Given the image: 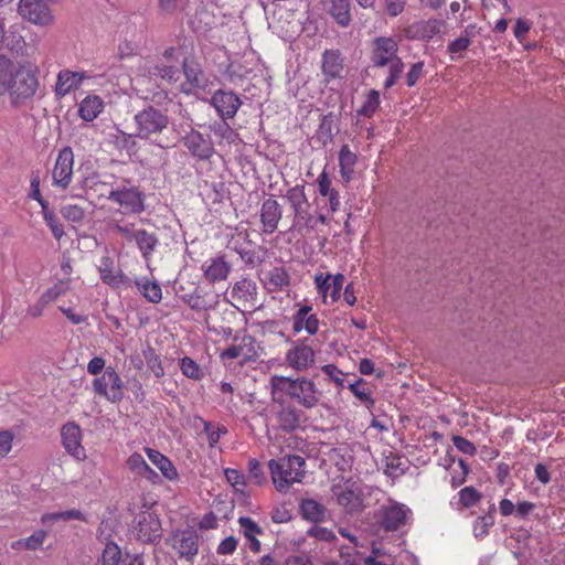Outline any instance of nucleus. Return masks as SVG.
<instances>
[{
  "instance_id": "a19ab883",
  "label": "nucleus",
  "mask_w": 565,
  "mask_h": 565,
  "mask_svg": "<svg viewBox=\"0 0 565 565\" xmlns=\"http://www.w3.org/2000/svg\"><path fill=\"white\" fill-rule=\"evenodd\" d=\"M300 511L305 519L318 522L323 518V507L312 499L303 500L300 504Z\"/></svg>"
},
{
  "instance_id": "864d4df0",
  "label": "nucleus",
  "mask_w": 565,
  "mask_h": 565,
  "mask_svg": "<svg viewBox=\"0 0 565 565\" xmlns=\"http://www.w3.org/2000/svg\"><path fill=\"white\" fill-rule=\"evenodd\" d=\"M180 369L182 374L191 380H201L203 377L200 365L189 356L180 360Z\"/></svg>"
},
{
  "instance_id": "e433bc0d",
  "label": "nucleus",
  "mask_w": 565,
  "mask_h": 565,
  "mask_svg": "<svg viewBox=\"0 0 565 565\" xmlns=\"http://www.w3.org/2000/svg\"><path fill=\"white\" fill-rule=\"evenodd\" d=\"M136 287L139 292L151 303H159L162 299V289L159 282L150 280L146 277L136 279Z\"/></svg>"
},
{
  "instance_id": "a211bd4d",
  "label": "nucleus",
  "mask_w": 565,
  "mask_h": 565,
  "mask_svg": "<svg viewBox=\"0 0 565 565\" xmlns=\"http://www.w3.org/2000/svg\"><path fill=\"white\" fill-rule=\"evenodd\" d=\"M411 513V509L405 504L391 502L388 505L382 507L380 524L387 532L397 531L406 524Z\"/></svg>"
},
{
  "instance_id": "bb28decb",
  "label": "nucleus",
  "mask_w": 565,
  "mask_h": 565,
  "mask_svg": "<svg viewBox=\"0 0 565 565\" xmlns=\"http://www.w3.org/2000/svg\"><path fill=\"white\" fill-rule=\"evenodd\" d=\"M281 206L275 199H266L260 207V222L265 234H273L281 220Z\"/></svg>"
},
{
  "instance_id": "ea45409f",
  "label": "nucleus",
  "mask_w": 565,
  "mask_h": 565,
  "mask_svg": "<svg viewBox=\"0 0 565 565\" xmlns=\"http://www.w3.org/2000/svg\"><path fill=\"white\" fill-rule=\"evenodd\" d=\"M41 212L45 221V224L50 227L52 232V235L56 241L60 242L65 233L58 216L55 214L54 211L50 210L49 205L43 207Z\"/></svg>"
},
{
  "instance_id": "7ed1b4c3",
  "label": "nucleus",
  "mask_w": 565,
  "mask_h": 565,
  "mask_svg": "<svg viewBox=\"0 0 565 565\" xmlns=\"http://www.w3.org/2000/svg\"><path fill=\"white\" fill-rule=\"evenodd\" d=\"M134 121L136 125V137L160 148L167 147L163 137L170 124L167 114L153 106H148L135 115Z\"/></svg>"
},
{
  "instance_id": "473e14b6",
  "label": "nucleus",
  "mask_w": 565,
  "mask_h": 565,
  "mask_svg": "<svg viewBox=\"0 0 565 565\" xmlns=\"http://www.w3.org/2000/svg\"><path fill=\"white\" fill-rule=\"evenodd\" d=\"M185 303L195 311H210L216 309L220 300L217 294H204L193 292L186 295L184 298Z\"/></svg>"
},
{
  "instance_id": "8fccbe9b",
  "label": "nucleus",
  "mask_w": 565,
  "mask_h": 565,
  "mask_svg": "<svg viewBox=\"0 0 565 565\" xmlns=\"http://www.w3.org/2000/svg\"><path fill=\"white\" fill-rule=\"evenodd\" d=\"M494 524V516L491 513L478 516L473 522V534L477 539L486 537Z\"/></svg>"
},
{
  "instance_id": "f257e3e1",
  "label": "nucleus",
  "mask_w": 565,
  "mask_h": 565,
  "mask_svg": "<svg viewBox=\"0 0 565 565\" xmlns=\"http://www.w3.org/2000/svg\"><path fill=\"white\" fill-rule=\"evenodd\" d=\"M39 86L36 65L30 62L14 63L0 55V97L8 95L11 106L21 107L33 99Z\"/></svg>"
},
{
  "instance_id": "680f3d73",
  "label": "nucleus",
  "mask_w": 565,
  "mask_h": 565,
  "mask_svg": "<svg viewBox=\"0 0 565 565\" xmlns=\"http://www.w3.org/2000/svg\"><path fill=\"white\" fill-rule=\"evenodd\" d=\"M307 533L319 541L331 542L335 540V534L331 530L318 524L312 525Z\"/></svg>"
},
{
  "instance_id": "2f4dec72",
  "label": "nucleus",
  "mask_w": 565,
  "mask_h": 565,
  "mask_svg": "<svg viewBox=\"0 0 565 565\" xmlns=\"http://www.w3.org/2000/svg\"><path fill=\"white\" fill-rule=\"evenodd\" d=\"M103 98L95 94L87 95L78 105V116L85 121H93L104 110Z\"/></svg>"
},
{
  "instance_id": "6e6d98bb",
  "label": "nucleus",
  "mask_w": 565,
  "mask_h": 565,
  "mask_svg": "<svg viewBox=\"0 0 565 565\" xmlns=\"http://www.w3.org/2000/svg\"><path fill=\"white\" fill-rule=\"evenodd\" d=\"M247 468H248L249 477L254 481L255 484L263 486L267 482L266 475L262 468L260 462L257 459H255V458L249 459Z\"/></svg>"
},
{
  "instance_id": "4d7b16f0",
  "label": "nucleus",
  "mask_w": 565,
  "mask_h": 565,
  "mask_svg": "<svg viewBox=\"0 0 565 565\" xmlns=\"http://www.w3.org/2000/svg\"><path fill=\"white\" fill-rule=\"evenodd\" d=\"M61 214L70 222L79 223L85 217V210L77 204H68L61 209Z\"/></svg>"
},
{
  "instance_id": "c9c22d12",
  "label": "nucleus",
  "mask_w": 565,
  "mask_h": 565,
  "mask_svg": "<svg viewBox=\"0 0 565 565\" xmlns=\"http://www.w3.org/2000/svg\"><path fill=\"white\" fill-rule=\"evenodd\" d=\"M277 423L284 431H292L300 424V413L292 405H285L277 413Z\"/></svg>"
},
{
  "instance_id": "f8f14e48",
  "label": "nucleus",
  "mask_w": 565,
  "mask_h": 565,
  "mask_svg": "<svg viewBox=\"0 0 565 565\" xmlns=\"http://www.w3.org/2000/svg\"><path fill=\"white\" fill-rule=\"evenodd\" d=\"M18 12L22 19L35 25L47 26L53 23L51 9L43 0H20Z\"/></svg>"
},
{
  "instance_id": "a18cd8bd",
  "label": "nucleus",
  "mask_w": 565,
  "mask_h": 565,
  "mask_svg": "<svg viewBox=\"0 0 565 565\" xmlns=\"http://www.w3.org/2000/svg\"><path fill=\"white\" fill-rule=\"evenodd\" d=\"M380 93L375 89L369 90L365 100L361 108L358 110L359 115L371 118L380 107Z\"/></svg>"
},
{
  "instance_id": "4be33fe9",
  "label": "nucleus",
  "mask_w": 565,
  "mask_h": 565,
  "mask_svg": "<svg viewBox=\"0 0 565 565\" xmlns=\"http://www.w3.org/2000/svg\"><path fill=\"white\" fill-rule=\"evenodd\" d=\"M320 327V320L313 312L311 306H301L292 315V330L295 333L305 331L308 335L317 334Z\"/></svg>"
},
{
  "instance_id": "39448f33",
  "label": "nucleus",
  "mask_w": 565,
  "mask_h": 565,
  "mask_svg": "<svg viewBox=\"0 0 565 565\" xmlns=\"http://www.w3.org/2000/svg\"><path fill=\"white\" fill-rule=\"evenodd\" d=\"M116 231L122 235L127 242H134L138 247L142 258L149 262L156 248L159 245V238L153 232H148L143 228L135 230L127 224H116Z\"/></svg>"
},
{
  "instance_id": "79ce46f5",
  "label": "nucleus",
  "mask_w": 565,
  "mask_h": 565,
  "mask_svg": "<svg viewBox=\"0 0 565 565\" xmlns=\"http://www.w3.org/2000/svg\"><path fill=\"white\" fill-rule=\"evenodd\" d=\"M70 289L68 281L60 280L52 287L47 288L39 298L49 307L60 297L64 296Z\"/></svg>"
},
{
  "instance_id": "5701e85b",
  "label": "nucleus",
  "mask_w": 565,
  "mask_h": 565,
  "mask_svg": "<svg viewBox=\"0 0 565 565\" xmlns=\"http://www.w3.org/2000/svg\"><path fill=\"white\" fill-rule=\"evenodd\" d=\"M211 104L223 118H233L239 109L242 102L233 92L218 89L211 97Z\"/></svg>"
},
{
  "instance_id": "4c0bfd02",
  "label": "nucleus",
  "mask_w": 565,
  "mask_h": 565,
  "mask_svg": "<svg viewBox=\"0 0 565 565\" xmlns=\"http://www.w3.org/2000/svg\"><path fill=\"white\" fill-rule=\"evenodd\" d=\"M46 536H47V533L45 531L38 530L32 535L14 542L12 544V548H15V550L24 548V550H29V551H36L38 548H40L43 545Z\"/></svg>"
},
{
  "instance_id": "49530a36",
  "label": "nucleus",
  "mask_w": 565,
  "mask_h": 565,
  "mask_svg": "<svg viewBox=\"0 0 565 565\" xmlns=\"http://www.w3.org/2000/svg\"><path fill=\"white\" fill-rule=\"evenodd\" d=\"M121 551L116 543H107L96 565H119Z\"/></svg>"
},
{
  "instance_id": "dca6fc26",
  "label": "nucleus",
  "mask_w": 565,
  "mask_h": 565,
  "mask_svg": "<svg viewBox=\"0 0 565 565\" xmlns=\"http://www.w3.org/2000/svg\"><path fill=\"white\" fill-rule=\"evenodd\" d=\"M97 269L103 282L113 288H129L132 285L131 279L116 267L114 259L108 255L99 259Z\"/></svg>"
},
{
  "instance_id": "7c9ffc66",
  "label": "nucleus",
  "mask_w": 565,
  "mask_h": 565,
  "mask_svg": "<svg viewBox=\"0 0 565 565\" xmlns=\"http://www.w3.org/2000/svg\"><path fill=\"white\" fill-rule=\"evenodd\" d=\"M145 451L148 459L159 469L161 475L169 481H175L179 473L172 461L160 451L146 447Z\"/></svg>"
},
{
  "instance_id": "2eb2a0df",
  "label": "nucleus",
  "mask_w": 565,
  "mask_h": 565,
  "mask_svg": "<svg viewBox=\"0 0 565 565\" xmlns=\"http://www.w3.org/2000/svg\"><path fill=\"white\" fill-rule=\"evenodd\" d=\"M62 445L65 451L78 461H84L87 457L86 450L82 445V430L81 427L71 422L66 423L61 428Z\"/></svg>"
},
{
  "instance_id": "423d86ee",
  "label": "nucleus",
  "mask_w": 565,
  "mask_h": 565,
  "mask_svg": "<svg viewBox=\"0 0 565 565\" xmlns=\"http://www.w3.org/2000/svg\"><path fill=\"white\" fill-rule=\"evenodd\" d=\"M124 382L116 370L111 366L105 369L100 376L93 381L95 394L104 396L111 403H118L124 397Z\"/></svg>"
},
{
  "instance_id": "6e6552de",
  "label": "nucleus",
  "mask_w": 565,
  "mask_h": 565,
  "mask_svg": "<svg viewBox=\"0 0 565 565\" xmlns=\"http://www.w3.org/2000/svg\"><path fill=\"white\" fill-rule=\"evenodd\" d=\"M286 200L295 214V224L303 223L307 227L313 228V216L310 213V203L306 194L305 184H297L287 190Z\"/></svg>"
},
{
  "instance_id": "20e7f679",
  "label": "nucleus",
  "mask_w": 565,
  "mask_h": 565,
  "mask_svg": "<svg viewBox=\"0 0 565 565\" xmlns=\"http://www.w3.org/2000/svg\"><path fill=\"white\" fill-rule=\"evenodd\" d=\"M305 466V459L297 455H287L277 460L270 459L268 468L276 490L285 493L290 486L301 482L306 475Z\"/></svg>"
},
{
  "instance_id": "13d9d810",
  "label": "nucleus",
  "mask_w": 565,
  "mask_h": 565,
  "mask_svg": "<svg viewBox=\"0 0 565 565\" xmlns=\"http://www.w3.org/2000/svg\"><path fill=\"white\" fill-rule=\"evenodd\" d=\"M458 467L460 470H455L450 478V484L454 489L462 486L466 482L467 477L470 472V467L463 459L458 460Z\"/></svg>"
},
{
  "instance_id": "0e129e2a",
  "label": "nucleus",
  "mask_w": 565,
  "mask_h": 565,
  "mask_svg": "<svg viewBox=\"0 0 565 565\" xmlns=\"http://www.w3.org/2000/svg\"><path fill=\"white\" fill-rule=\"evenodd\" d=\"M147 365L156 377H162L164 375V369L159 355L151 352L146 356Z\"/></svg>"
},
{
  "instance_id": "72a5a7b5",
  "label": "nucleus",
  "mask_w": 565,
  "mask_h": 565,
  "mask_svg": "<svg viewBox=\"0 0 565 565\" xmlns=\"http://www.w3.org/2000/svg\"><path fill=\"white\" fill-rule=\"evenodd\" d=\"M238 524L244 536L249 543L250 551L258 553L260 551V542L257 539V535H262L264 530L249 516H241L238 519Z\"/></svg>"
},
{
  "instance_id": "052dcab7",
  "label": "nucleus",
  "mask_w": 565,
  "mask_h": 565,
  "mask_svg": "<svg viewBox=\"0 0 565 565\" xmlns=\"http://www.w3.org/2000/svg\"><path fill=\"white\" fill-rule=\"evenodd\" d=\"M470 43L471 41L467 32L466 35H461L451 41L447 47L448 52L451 54V60H455L454 54L466 51L470 46Z\"/></svg>"
},
{
  "instance_id": "37998d69",
  "label": "nucleus",
  "mask_w": 565,
  "mask_h": 565,
  "mask_svg": "<svg viewBox=\"0 0 565 565\" xmlns=\"http://www.w3.org/2000/svg\"><path fill=\"white\" fill-rule=\"evenodd\" d=\"M268 281L273 290H282L290 285V276L284 267H274L268 273Z\"/></svg>"
},
{
  "instance_id": "f704fd0d",
  "label": "nucleus",
  "mask_w": 565,
  "mask_h": 565,
  "mask_svg": "<svg viewBox=\"0 0 565 565\" xmlns=\"http://www.w3.org/2000/svg\"><path fill=\"white\" fill-rule=\"evenodd\" d=\"M358 162V156L349 145H343L339 151L340 174L343 181L350 182L354 173V167Z\"/></svg>"
},
{
  "instance_id": "774afa93",
  "label": "nucleus",
  "mask_w": 565,
  "mask_h": 565,
  "mask_svg": "<svg viewBox=\"0 0 565 565\" xmlns=\"http://www.w3.org/2000/svg\"><path fill=\"white\" fill-rule=\"evenodd\" d=\"M531 26H532V23L529 20H525V19H518L516 20V22L514 24V28H513V33H514L515 39L520 43H523V41L525 40L526 34L531 30Z\"/></svg>"
},
{
  "instance_id": "412c9836",
  "label": "nucleus",
  "mask_w": 565,
  "mask_h": 565,
  "mask_svg": "<svg viewBox=\"0 0 565 565\" xmlns=\"http://www.w3.org/2000/svg\"><path fill=\"white\" fill-rule=\"evenodd\" d=\"M184 147L200 160H207L214 153L213 142L198 130H191L183 137Z\"/></svg>"
},
{
  "instance_id": "f03ea898",
  "label": "nucleus",
  "mask_w": 565,
  "mask_h": 565,
  "mask_svg": "<svg viewBox=\"0 0 565 565\" xmlns=\"http://www.w3.org/2000/svg\"><path fill=\"white\" fill-rule=\"evenodd\" d=\"M273 399L277 401V394L287 395L305 408L315 407L320 399V392L315 382L307 377L290 379L274 375L270 377Z\"/></svg>"
},
{
  "instance_id": "a878e982",
  "label": "nucleus",
  "mask_w": 565,
  "mask_h": 565,
  "mask_svg": "<svg viewBox=\"0 0 565 565\" xmlns=\"http://www.w3.org/2000/svg\"><path fill=\"white\" fill-rule=\"evenodd\" d=\"M443 26L444 22L438 19L417 21L406 28L405 34L412 40L428 41L440 33Z\"/></svg>"
},
{
  "instance_id": "338daca9",
  "label": "nucleus",
  "mask_w": 565,
  "mask_h": 565,
  "mask_svg": "<svg viewBox=\"0 0 565 565\" xmlns=\"http://www.w3.org/2000/svg\"><path fill=\"white\" fill-rule=\"evenodd\" d=\"M126 463H127L128 469L136 476H138L139 472H141L142 468L147 465L142 455H140L138 452L131 454L128 457Z\"/></svg>"
},
{
  "instance_id": "9d476101",
  "label": "nucleus",
  "mask_w": 565,
  "mask_h": 565,
  "mask_svg": "<svg viewBox=\"0 0 565 565\" xmlns=\"http://www.w3.org/2000/svg\"><path fill=\"white\" fill-rule=\"evenodd\" d=\"M398 42L393 36H377L371 43V62L375 67L387 66L398 58Z\"/></svg>"
},
{
  "instance_id": "4468645a",
  "label": "nucleus",
  "mask_w": 565,
  "mask_h": 565,
  "mask_svg": "<svg viewBox=\"0 0 565 565\" xmlns=\"http://www.w3.org/2000/svg\"><path fill=\"white\" fill-rule=\"evenodd\" d=\"M231 303L241 309H254L257 303V285L248 278L236 281L231 289Z\"/></svg>"
},
{
  "instance_id": "e2e57ef3",
  "label": "nucleus",
  "mask_w": 565,
  "mask_h": 565,
  "mask_svg": "<svg viewBox=\"0 0 565 565\" xmlns=\"http://www.w3.org/2000/svg\"><path fill=\"white\" fill-rule=\"evenodd\" d=\"M451 440L454 446L462 454L473 456L477 452L476 446L465 437L454 436Z\"/></svg>"
},
{
  "instance_id": "cd10ccee",
  "label": "nucleus",
  "mask_w": 565,
  "mask_h": 565,
  "mask_svg": "<svg viewBox=\"0 0 565 565\" xmlns=\"http://www.w3.org/2000/svg\"><path fill=\"white\" fill-rule=\"evenodd\" d=\"M202 271L206 280L212 284L226 280L231 273V264L225 259L224 255L216 256L206 260L202 265Z\"/></svg>"
},
{
  "instance_id": "3c124183",
  "label": "nucleus",
  "mask_w": 565,
  "mask_h": 565,
  "mask_svg": "<svg viewBox=\"0 0 565 565\" xmlns=\"http://www.w3.org/2000/svg\"><path fill=\"white\" fill-rule=\"evenodd\" d=\"M459 504L462 508L476 505L482 498V494L472 486L465 487L458 492Z\"/></svg>"
},
{
  "instance_id": "de8ad7c7",
  "label": "nucleus",
  "mask_w": 565,
  "mask_h": 565,
  "mask_svg": "<svg viewBox=\"0 0 565 565\" xmlns=\"http://www.w3.org/2000/svg\"><path fill=\"white\" fill-rule=\"evenodd\" d=\"M60 520L68 521V520H84V515L79 510H67L63 512H54L43 514L41 518V522L43 524H51L53 522H57Z\"/></svg>"
},
{
  "instance_id": "b1692460",
  "label": "nucleus",
  "mask_w": 565,
  "mask_h": 565,
  "mask_svg": "<svg viewBox=\"0 0 565 565\" xmlns=\"http://www.w3.org/2000/svg\"><path fill=\"white\" fill-rule=\"evenodd\" d=\"M320 4L339 26L348 28L351 24V0H320Z\"/></svg>"
},
{
  "instance_id": "1a4fd4ad",
  "label": "nucleus",
  "mask_w": 565,
  "mask_h": 565,
  "mask_svg": "<svg viewBox=\"0 0 565 565\" xmlns=\"http://www.w3.org/2000/svg\"><path fill=\"white\" fill-rule=\"evenodd\" d=\"M74 152L71 147H64L58 151L52 170L53 185L66 190L73 179Z\"/></svg>"
},
{
  "instance_id": "bf43d9fd",
  "label": "nucleus",
  "mask_w": 565,
  "mask_h": 565,
  "mask_svg": "<svg viewBox=\"0 0 565 565\" xmlns=\"http://www.w3.org/2000/svg\"><path fill=\"white\" fill-rule=\"evenodd\" d=\"M15 435L9 429L0 430V459L6 458L13 447Z\"/></svg>"
},
{
  "instance_id": "c85d7f7f",
  "label": "nucleus",
  "mask_w": 565,
  "mask_h": 565,
  "mask_svg": "<svg viewBox=\"0 0 565 565\" xmlns=\"http://www.w3.org/2000/svg\"><path fill=\"white\" fill-rule=\"evenodd\" d=\"M321 70L328 82L341 77L343 71V58L340 51L326 50L322 53Z\"/></svg>"
},
{
  "instance_id": "0eeeda50",
  "label": "nucleus",
  "mask_w": 565,
  "mask_h": 565,
  "mask_svg": "<svg viewBox=\"0 0 565 565\" xmlns=\"http://www.w3.org/2000/svg\"><path fill=\"white\" fill-rule=\"evenodd\" d=\"M132 531L137 540L142 543H156L162 535L161 522L150 510L141 511L136 515Z\"/></svg>"
},
{
  "instance_id": "393cba45",
  "label": "nucleus",
  "mask_w": 565,
  "mask_h": 565,
  "mask_svg": "<svg viewBox=\"0 0 565 565\" xmlns=\"http://www.w3.org/2000/svg\"><path fill=\"white\" fill-rule=\"evenodd\" d=\"M171 545L180 557L192 559L199 551V535L194 531H183L171 536Z\"/></svg>"
},
{
  "instance_id": "c03bdc74",
  "label": "nucleus",
  "mask_w": 565,
  "mask_h": 565,
  "mask_svg": "<svg viewBox=\"0 0 565 565\" xmlns=\"http://www.w3.org/2000/svg\"><path fill=\"white\" fill-rule=\"evenodd\" d=\"M150 74L168 83H175L180 78V71L177 66L161 63L154 65Z\"/></svg>"
},
{
  "instance_id": "c756f323",
  "label": "nucleus",
  "mask_w": 565,
  "mask_h": 565,
  "mask_svg": "<svg viewBox=\"0 0 565 565\" xmlns=\"http://www.w3.org/2000/svg\"><path fill=\"white\" fill-rule=\"evenodd\" d=\"M183 73L186 79L185 83L183 84L184 92H190L192 89L204 87V73L199 62L188 58L184 60Z\"/></svg>"
},
{
  "instance_id": "9b49d317",
  "label": "nucleus",
  "mask_w": 565,
  "mask_h": 565,
  "mask_svg": "<svg viewBox=\"0 0 565 565\" xmlns=\"http://www.w3.org/2000/svg\"><path fill=\"white\" fill-rule=\"evenodd\" d=\"M108 200L118 204L124 213L139 214L145 210V198L136 186L111 190Z\"/></svg>"
},
{
  "instance_id": "ddd939ff",
  "label": "nucleus",
  "mask_w": 565,
  "mask_h": 565,
  "mask_svg": "<svg viewBox=\"0 0 565 565\" xmlns=\"http://www.w3.org/2000/svg\"><path fill=\"white\" fill-rule=\"evenodd\" d=\"M344 280V275L340 273L335 275L330 273L327 275L318 274L315 276L313 281L318 294L322 297L323 303H329L328 298H330L331 305L340 300Z\"/></svg>"
},
{
  "instance_id": "aec40b11",
  "label": "nucleus",
  "mask_w": 565,
  "mask_h": 565,
  "mask_svg": "<svg viewBox=\"0 0 565 565\" xmlns=\"http://www.w3.org/2000/svg\"><path fill=\"white\" fill-rule=\"evenodd\" d=\"M90 78L87 72H74L71 70H62L57 73L54 86L55 96L63 98L71 92L76 90L85 79Z\"/></svg>"
},
{
  "instance_id": "f3484780",
  "label": "nucleus",
  "mask_w": 565,
  "mask_h": 565,
  "mask_svg": "<svg viewBox=\"0 0 565 565\" xmlns=\"http://www.w3.org/2000/svg\"><path fill=\"white\" fill-rule=\"evenodd\" d=\"M316 359L315 350L306 340H297L286 353V361L296 371H306L313 365Z\"/></svg>"
},
{
  "instance_id": "69168bd1",
  "label": "nucleus",
  "mask_w": 565,
  "mask_h": 565,
  "mask_svg": "<svg viewBox=\"0 0 565 565\" xmlns=\"http://www.w3.org/2000/svg\"><path fill=\"white\" fill-rule=\"evenodd\" d=\"M424 73V62L414 63L409 71L406 74V84L408 87H413L416 85L418 79L423 76Z\"/></svg>"
},
{
  "instance_id": "5fc2aeb1",
  "label": "nucleus",
  "mask_w": 565,
  "mask_h": 565,
  "mask_svg": "<svg viewBox=\"0 0 565 565\" xmlns=\"http://www.w3.org/2000/svg\"><path fill=\"white\" fill-rule=\"evenodd\" d=\"M227 482L238 492H244L246 487L245 476L237 469L227 468L224 471Z\"/></svg>"
},
{
  "instance_id": "09e8293b",
  "label": "nucleus",
  "mask_w": 565,
  "mask_h": 565,
  "mask_svg": "<svg viewBox=\"0 0 565 565\" xmlns=\"http://www.w3.org/2000/svg\"><path fill=\"white\" fill-rule=\"evenodd\" d=\"M366 383L363 379H359L355 383L349 385V390L353 395L365 404L369 408L373 407L374 401L371 396L370 391L365 387Z\"/></svg>"
},
{
  "instance_id": "58836bf2",
  "label": "nucleus",
  "mask_w": 565,
  "mask_h": 565,
  "mask_svg": "<svg viewBox=\"0 0 565 565\" xmlns=\"http://www.w3.org/2000/svg\"><path fill=\"white\" fill-rule=\"evenodd\" d=\"M339 505L349 512L359 511L362 507V500L353 490L347 489L337 494Z\"/></svg>"
},
{
  "instance_id": "603ef678",
  "label": "nucleus",
  "mask_w": 565,
  "mask_h": 565,
  "mask_svg": "<svg viewBox=\"0 0 565 565\" xmlns=\"http://www.w3.org/2000/svg\"><path fill=\"white\" fill-rule=\"evenodd\" d=\"M203 430L207 435V441L210 447H215L221 437L228 433L227 428L224 425L213 426L210 422L203 420Z\"/></svg>"
},
{
  "instance_id": "6ab92c4d",
  "label": "nucleus",
  "mask_w": 565,
  "mask_h": 565,
  "mask_svg": "<svg viewBox=\"0 0 565 565\" xmlns=\"http://www.w3.org/2000/svg\"><path fill=\"white\" fill-rule=\"evenodd\" d=\"M258 356L257 343L255 339L245 334L235 344H232L221 353L223 361L242 359L244 362L254 361Z\"/></svg>"
}]
</instances>
